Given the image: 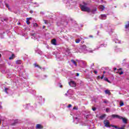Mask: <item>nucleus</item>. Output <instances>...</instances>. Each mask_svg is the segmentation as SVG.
Here are the masks:
<instances>
[{"label": "nucleus", "mask_w": 129, "mask_h": 129, "mask_svg": "<svg viewBox=\"0 0 129 129\" xmlns=\"http://www.w3.org/2000/svg\"><path fill=\"white\" fill-rule=\"evenodd\" d=\"M83 5H80L81 10L82 11V12H87L88 13H90V12H91L90 8L86 6H87V4L83 2Z\"/></svg>", "instance_id": "obj_1"}, {"label": "nucleus", "mask_w": 129, "mask_h": 129, "mask_svg": "<svg viewBox=\"0 0 129 129\" xmlns=\"http://www.w3.org/2000/svg\"><path fill=\"white\" fill-rule=\"evenodd\" d=\"M111 117L113 118H119V119H121V118H122V116H119L118 115H117V114H112L111 115Z\"/></svg>", "instance_id": "obj_2"}, {"label": "nucleus", "mask_w": 129, "mask_h": 129, "mask_svg": "<svg viewBox=\"0 0 129 129\" xmlns=\"http://www.w3.org/2000/svg\"><path fill=\"white\" fill-rule=\"evenodd\" d=\"M104 124L106 127H109V126H110V125H109V121H108V120H105L104 121Z\"/></svg>", "instance_id": "obj_3"}, {"label": "nucleus", "mask_w": 129, "mask_h": 129, "mask_svg": "<svg viewBox=\"0 0 129 129\" xmlns=\"http://www.w3.org/2000/svg\"><path fill=\"white\" fill-rule=\"evenodd\" d=\"M69 85L72 87H75L76 86V83H75V82L74 81H71V82L69 83Z\"/></svg>", "instance_id": "obj_4"}, {"label": "nucleus", "mask_w": 129, "mask_h": 129, "mask_svg": "<svg viewBox=\"0 0 129 129\" xmlns=\"http://www.w3.org/2000/svg\"><path fill=\"white\" fill-rule=\"evenodd\" d=\"M51 44H52V45H54V46H56L57 45V41L56 40V39H53L51 40Z\"/></svg>", "instance_id": "obj_5"}, {"label": "nucleus", "mask_w": 129, "mask_h": 129, "mask_svg": "<svg viewBox=\"0 0 129 129\" xmlns=\"http://www.w3.org/2000/svg\"><path fill=\"white\" fill-rule=\"evenodd\" d=\"M99 9L100 11L102 12V11L104 10V9H105V7H104V6H103L102 5H101V6H99Z\"/></svg>", "instance_id": "obj_6"}, {"label": "nucleus", "mask_w": 129, "mask_h": 129, "mask_svg": "<svg viewBox=\"0 0 129 129\" xmlns=\"http://www.w3.org/2000/svg\"><path fill=\"white\" fill-rule=\"evenodd\" d=\"M100 19L101 20H106V15L105 14L101 15Z\"/></svg>", "instance_id": "obj_7"}, {"label": "nucleus", "mask_w": 129, "mask_h": 129, "mask_svg": "<svg viewBox=\"0 0 129 129\" xmlns=\"http://www.w3.org/2000/svg\"><path fill=\"white\" fill-rule=\"evenodd\" d=\"M36 128L37 129L43 128V126L41 125V124H37L36 125Z\"/></svg>", "instance_id": "obj_8"}, {"label": "nucleus", "mask_w": 129, "mask_h": 129, "mask_svg": "<svg viewBox=\"0 0 129 129\" xmlns=\"http://www.w3.org/2000/svg\"><path fill=\"white\" fill-rule=\"evenodd\" d=\"M105 94H108V95H110V94H111V93L110 91H109V90H106L105 91Z\"/></svg>", "instance_id": "obj_9"}, {"label": "nucleus", "mask_w": 129, "mask_h": 129, "mask_svg": "<svg viewBox=\"0 0 129 129\" xmlns=\"http://www.w3.org/2000/svg\"><path fill=\"white\" fill-rule=\"evenodd\" d=\"M120 119H122V121L123 122H124V123H126L127 122V120L125 119V118H123L122 117Z\"/></svg>", "instance_id": "obj_10"}, {"label": "nucleus", "mask_w": 129, "mask_h": 129, "mask_svg": "<svg viewBox=\"0 0 129 129\" xmlns=\"http://www.w3.org/2000/svg\"><path fill=\"white\" fill-rule=\"evenodd\" d=\"M97 11V9L96 8H95L93 10H91V13H92V14H95V12H96Z\"/></svg>", "instance_id": "obj_11"}, {"label": "nucleus", "mask_w": 129, "mask_h": 129, "mask_svg": "<svg viewBox=\"0 0 129 129\" xmlns=\"http://www.w3.org/2000/svg\"><path fill=\"white\" fill-rule=\"evenodd\" d=\"M105 116H106V114H103V115H101L99 118H100V119H103V118H104Z\"/></svg>", "instance_id": "obj_12"}, {"label": "nucleus", "mask_w": 129, "mask_h": 129, "mask_svg": "<svg viewBox=\"0 0 129 129\" xmlns=\"http://www.w3.org/2000/svg\"><path fill=\"white\" fill-rule=\"evenodd\" d=\"M71 61V62H72V63H73V64H74V65L77 66V63L76 62V61H75V60H74V59H72Z\"/></svg>", "instance_id": "obj_13"}, {"label": "nucleus", "mask_w": 129, "mask_h": 129, "mask_svg": "<svg viewBox=\"0 0 129 129\" xmlns=\"http://www.w3.org/2000/svg\"><path fill=\"white\" fill-rule=\"evenodd\" d=\"M16 64H22V60H18L16 61Z\"/></svg>", "instance_id": "obj_14"}, {"label": "nucleus", "mask_w": 129, "mask_h": 129, "mask_svg": "<svg viewBox=\"0 0 129 129\" xmlns=\"http://www.w3.org/2000/svg\"><path fill=\"white\" fill-rule=\"evenodd\" d=\"M110 126H111L112 127H114L115 128H117V129L119 128V127H118L117 126L114 125H112V124H111Z\"/></svg>", "instance_id": "obj_15"}, {"label": "nucleus", "mask_w": 129, "mask_h": 129, "mask_svg": "<svg viewBox=\"0 0 129 129\" xmlns=\"http://www.w3.org/2000/svg\"><path fill=\"white\" fill-rule=\"evenodd\" d=\"M15 57V54H12V55L9 57V60H12V59H14Z\"/></svg>", "instance_id": "obj_16"}, {"label": "nucleus", "mask_w": 129, "mask_h": 129, "mask_svg": "<svg viewBox=\"0 0 129 129\" xmlns=\"http://www.w3.org/2000/svg\"><path fill=\"white\" fill-rule=\"evenodd\" d=\"M124 103L122 101H120V106H123V105H124Z\"/></svg>", "instance_id": "obj_17"}, {"label": "nucleus", "mask_w": 129, "mask_h": 129, "mask_svg": "<svg viewBox=\"0 0 129 129\" xmlns=\"http://www.w3.org/2000/svg\"><path fill=\"white\" fill-rule=\"evenodd\" d=\"M33 27H34L35 28H37V27H39V25L37 23H34L33 24Z\"/></svg>", "instance_id": "obj_18"}, {"label": "nucleus", "mask_w": 129, "mask_h": 129, "mask_svg": "<svg viewBox=\"0 0 129 129\" xmlns=\"http://www.w3.org/2000/svg\"><path fill=\"white\" fill-rule=\"evenodd\" d=\"M116 73H119V75H122V74H123V72L121 71V72L119 73V72L117 71Z\"/></svg>", "instance_id": "obj_19"}, {"label": "nucleus", "mask_w": 129, "mask_h": 129, "mask_svg": "<svg viewBox=\"0 0 129 129\" xmlns=\"http://www.w3.org/2000/svg\"><path fill=\"white\" fill-rule=\"evenodd\" d=\"M104 80L105 81H107V82H108L109 83H110V82H109V81H108V79H107V78H104Z\"/></svg>", "instance_id": "obj_20"}, {"label": "nucleus", "mask_w": 129, "mask_h": 129, "mask_svg": "<svg viewBox=\"0 0 129 129\" xmlns=\"http://www.w3.org/2000/svg\"><path fill=\"white\" fill-rule=\"evenodd\" d=\"M35 67H38V68H40L41 69V67H40L39 65L37 64V63H34Z\"/></svg>", "instance_id": "obj_21"}, {"label": "nucleus", "mask_w": 129, "mask_h": 129, "mask_svg": "<svg viewBox=\"0 0 129 129\" xmlns=\"http://www.w3.org/2000/svg\"><path fill=\"white\" fill-rule=\"evenodd\" d=\"M82 49H84V50H85V49H86V45H82Z\"/></svg>", "instance_id": "obj_22"}, {"label": "nucleus", "mask_w": 129, "mask_h": 129, "mask_svg": "<svg viewBox=\"0 0 129 129\" xmlns=\"http://www.w3.org/2000/svg\"><path fill=\"white\" fill-rule=\"evenodd\" d=\"M5 6L6 7H7V8H8L9 10H10V6L9 5V4L6 3Z\"/></svg>", "instance_id": "obj_23"}, {"label": "nucleus", "mask_w": 129, "mask_h": 129, "mask_svg": "<svg viewBox=\"0 0 129 129\" xmlns=\"http://www.w3.org/2000/svg\"><path fill=\"white\" fill-rule=\"evenodd\" d=\"M26 23L27 25H30V21H29V19H27Z\"/></svg>", "instance_id": "obj_24"}, {"label": "nucleus", "mask_w": 129, "mask_h": 129, "mask_svg": "<svg viewBox=\"0 0 129 129\" xmlns=\"http://www.w3.org/2000/svg\"><path fill=\"white\" fill-rule=\"evenodd\" d=\"M125 29H127L129 28V23L125 26Z\"/></svg>", "instance_id": "obj_25"}, {"label": "nucleus", "mask_w": 129, "mask_h": 129, "mask_svg": "<svg viewBox=\"0 0 129 129\" xmlns=\"http://www.w3.org/2000/svg\"><path fill=\"white\" fill-rule=\"evenodd\" d=\"M80 39H77L76 40V43H80Z\"/></svg>", "instance_id": "obj_26"}, {"label": "nucleus", "mask_w": 129, "mask_h": 129, "mask_svg": "<svg viewBox=\"0 0 129 129\" xmlns=\"http://www.w3.org/2000/svg\"><path fill=\"white\" fill-rule=\"evenodd\" d=\"M9 90V89H8V88H5V92H6V93H8V90Z\"/></svg>", "instance_id": "obj_27"}, {"label": "nucleus", "mask_w": 129, "mask_h": 129, "mask_svg": "<svg viewBox=\"0 0 129 129\" xmlns=\"http://www.w3.org/2000/svg\"><path fill=\"white\" fill-rule=\"evenodd\" d=\"M103 102H104V103H108V101L105 99V100H104Z\"/></svg>", "instance_id": "obj_28"}, {"label": "nucleus", "mask_w": 129, "mask_h": 129, "mask_svg": "<svg viewBox=\"0 0 129 129\" xmlns=\"http://www.w3.org/2000/svg\"><path fill=\"white\" fill-rule=\"evenodd\" d=\"M124 127H125V125H123L122 127H119L118 128V129H124Z\"/></svg>", "instance_id": "obj_29"}, {"label": "nucleus", "mask_w": 129, "mask_h": 129, "mask_svg": "<svg viewBox=\"0 0 129 129\" xmlns=\"http://www.w3.org/2000/svg\"><path fill=\"white\" fill-rule=\"evenodd\" d=\"M31 36H32L33 37H34V38H35V37H36V34L35 33H32V34H31Z\"/></svg>", "instance_id": "obj_30"}, {"label": "nucleus", "mask_w": 129, "mask_h": 129, "mask_svg": "<svg viewBox=\"0 0 129 129\" xmlns=\"http://www.w3.org/2000/svg\"><path fill=\"white\" fill-rule=\"evenodd\" d=\"M92 110H93V111H95V110H96V108L92 107Z\"/></svg>", "instance_id": "obj_31"}, {"label": "nucleus", "mask_w": 129, "mask_h": 129, "mask_svg": "<svg viewBox=\"0 0 129 129\" xmlns=\"http://www.w3.org/2000/svg\"><path fill=\"white\" fill-rule=\"evenodd\" d=\"M44 21L45 24H48L47 20H44Z\"/></svg>", "instance_id": "obj_32"}, {"label": "nucleus", "mask_w": 129, "mask_h": 129, "mask_svg": "<svg viewBox=\"0 0 129 129\" xmlns=\"http://www.w3.org/2000/svg\"><path fill=\"white\" fill-rule=\"evenodd\" d=\"M103 77H104V75H103L102 77H100L101 79H103Z\"/></svg>", "instance_id": "obj_33"}, {"label": "nucleus", "mask_w": 129, "mask_h": 129, "mask_svg": "<svg viewBox=\"0 0 129 129\" xmlns=\"http://www.w3.org/2000/svg\"><path fill=\"white\" fill-rule=\"evenodd\" d=\"M72 106V105H71V104H69L68 107L70 108V107H71Z\"/></svg>", "instance_id": "obj_34"}, {"label": "nucleus", "mask_w": 129, "mask_h": 129, "mask_svg": "<svg viewBox=\"0 0 129 129\" xmlns=\"http://www.w3.org/2000/svg\"><path fill=\"white\" fill-rule=\"evenodd\" d=\"M73 109H76V110H77V109H78V108L76 107H74L73 108Z\"/></svg>", "instance_id": "obj_35"}, {"label": "nucleus", "mask_w": 129, "mask_h": 129, "mask_svg": "<svg viewBox=\"0 0 129 129\" xmlns=\"http://www.w3.org/2000/svg\"><path fill=\"white\" fill-rule=\"evenodd\" d=\"M106 111L107 112H108V111H109V109L106 108Z\"/></svg>", "instance_id": "obj_36"}, {"label": "nucleus", "mask_w": 129, "mask_h": 129, "mask_svg": "<svg viewBox=\"0 0 129 129\" xmlns=\"http://www.w3.org/2000/svg\"><path fill=\"white\" fill-rule=\"evenodd\" d=\"M94 73H95V74H97V71H94Z\"/></svg>", "instance_id": "obj_37"}, {"label": "nucleus", "mask_w": 129, "mask_h": 129, "mask_svg": "<svg viewBox=\"0 0 129 129\" xmlns=\"http://www.w3.org/2000/svg\"><path fill=\"white\" fill-rule=\"evenodd\" d=\"M88 51H89L90 53H93V51H92V50H88Z\"/></svg>", "instance_id": "obj_38"}, {"label": "nucleus", "mask_w": 129, "mask_h": 129, "mask_svg": "<svg viewBox=\"0 0 129 129\" xmlns=\"http://www.w3.org/2000/svg\"><path fill=\"white\" fill-rule=\"evenodd\" d=\"M120 70H122V69L120 68V69H118V72H119V71H120Z\"/></svg>", "instance_id": "obj_39"}, {"label": "nucleus", "mask_w": 129, "mask_h": 129, "mask_svg": "<svg viewBox=\"0 0 129 129\" xmlns=\"http://www.w3.org/2000/svg\"><path fill=\"white\" fill-rule=\"evenodd\" d=\"M40 14H41V15H44V12H40Z\"/></svg>", "instance_id": "obj_40"}, {"label": "nucleus", "mask_w": 129, "mask_h": 129, "mask_svg": "<svg viewBox=\"0 0 129 129\" xmlns=\"http://www.w3.org/2000/svg\"><path fill=\"white\" fill-rule=\"evenodd\" d=\"M30 14H33V11H30Z\"/></svg>", "instance_id": "obj_41"}, {"label": "nucleus", "mask_w": 129, "mask_h": 129, "mask_svg": "<svg viewBox=\"0 0 129 129\" xmlns=\"http://www.w3.org/2000/svg\"><path fill=\"white\" fill-rule=\"evenodd\" d=\"M15 123H17V120H16L13 124H15Z\"/></svg>", "instance_id": "obj_42"}, {"label": "nucleus", "mask_w": 129, "mask_h": 129, "mask_svg": "<svg viewBox=\"0 0 129 129\" xmlns=\"http://www.w3.org/2000/svg\"><path fill=\"white\" fill-rule=\"evenodd\" d=\"M114 71H115V70H116V68H114Z\"/></svg>", "instance_id": "obj_43"}, {"label": "nucleus", "mask_w": 129, "mask_h": 129, "mask_svg": "<svg viewBox=\"0 0 129 129\" xmlns=\"http://www.w3.org/2000/svg\"><path fill=\"white\" fill-rule=\"evenodd\" d=\"M62 85H60V86H59V87H60V88H62Z\"/></svg>", "instance_id": "obj_44"}, {"label": "nucleus", "mask_w": 129, "mask_h": 129, "mask_svg": "<svg viewBox=\"0 0 129 129\" xmlns=\"http://www.w3.org/2000/svg\"><path fill=\"white\" fill-rule=\"evenodd\" d=\"M77 76H79V74L77 73Z\"/></svg>", "instance_id": "obj_45"}, {"label": "nucleus", "mask_w": 129, "mask_h": 129, "mask_svg": "<svg viewBox=\"0 0 129 129\" xmlns=\"http://www.w3.org/2000/svg\"><path fill=\"white\" fill-rule=\"evenodd\" d=\"M75 119H78V117H76L75 118Z\"/></svg>", "instance_id": "obj_46"}, {"label": "nucleus", "mask_w": 129, "mask_h": 129, "mask_svg": "<svg viewBox=\"0 0 129 129\" xmlns=\"http://www.w3.org/2000/svg\"><path fill=\"white\" fill-rule=\"evenodd\" d=\"M27 19H29V21H30V20H31V19H32V18H27Z\"/></svg>", "instance_id": "obj_47"}, {"label": "nucleus", "mask_w": 129, "mask_h": 129, "mask_svg": "<svg viewBox=\"0 0 129 129\" xmlns=\"http://www.w3.org/2000/svg\"><path fill=\"white\" fill-rule=\"evenodd\" d=\"M45 28H46L45 26H43V29H45Z\"/></svg>", "instance_id": "obj_48"}, {"label": "nucleus", "mask_w": 129, "mask_h": 129, "mask_svg": "<svg viewBox=\"0 0 129 129\" xmlns=\"http://www.w3.org/2000/svg\"><path fill=\"white\" fill-rule=\"evenodd\" d=\"M0 108H3V107L1 105H0Z\"/></svg>", "instance_id": "obj_49"}, {"label": "nucleus", "mask_w": 129, "mask_h": 129, "mask_svg": "<svg viewBox=\"0 0 129 129\" xmlns=\"http://www.w3.org/2000/svg\"><path fill=\"white\" fill-rule=\"evenodd\" d=\"M92 37H93L92 35H90V38H92Z\"/></svg>", "instance_id": "obj_50"}, {"label": "nucleus", "mask_w": 129, "mask_h": 129, "mask_svg": "<svg viewBox=\"0 0 129 129\" xmlns=\"http://www.w3.org/2000/svg\"><path fill=\"white\" fill-rule=\"evenodd\" d=\"M18 25H21V23H18Z\"/></svg>", "instance_id": "obj_51"}, {"label": "nucleus", "mask_w": 129, "mask_h": 129, "mask_svg": "<svg viewBox=\"0 0 129 129\" xmlns=\"http://www.w3.org/2000/svg\"><path fill=\"white\" fill-rule=\"evenodd\" d=\"M100 46H104V44H101Z\"/></svg>", "instance_id": "obj_52"}, {"label": "nucleus", "mask_w": 129, "mask_h": 129, "mask_svg": "<svg viewBox=\"0 0 129 129\" xmlns=\"http://www.w3.org/2000/svg\"><path fill=\"white\" fill-rule=\"evenodd\" d=\"M98 78H100V76H98Z\"/></svg>", "instance_id": "obj_53"}, {"label": "nucleus", "mask_w": 129, "mask_h": 129, "mask_svg": "<svg viewBox=\"0 0 129 129\" xmlns=\"http://www.w3.org/2000/svg\"><path fill=\"white\" fill-rule=\"evenodd\" d=\"M105 73V71L103 72V74H104Z\"/></svg>", "instance_id": "obj_54"}, {"label": "nucleus", "mask_w": 129, "mask_h": 129, "mask_svg": "<svg viewBox=\"0 0 129 129\" xmlns=\"http://www.w3.org/2000/svg\"><path fill=\"white\" fill-rule=\"evenodd\" d=\"M34 5H37V3H34Z\"/></svg>", "instance_id": "obj_55"}, {"label": "nucleus", "mask_w": 129, "mask_h": 129, "mask_svg": "<svg viewBox=\"0 0 129 129\" xmlns=\"http://www.w3.org/2000/svg\"><path fill=\"white\" fill-rule=\"evenodd\" d=\"M2 57V54L0 53V57Z\"/></svg>", "instance_id": "obj_56"}, {"label": "nucleus", "mask_w": 129, "mask_h": 129, "mask_svg": "<svg viewBox=\"0 0 129 129\" xmlns=\"http://www.w3.org/2000/svg\"><path fill=\"white\" fill-rule=\"evenodd\" d=\"M1 122H2V120H1V119H0V123H1Z\"/></svg>", "instance_id": "obj_57"}, {"label": "nucleus", "mask_w": 129, "mask_h": 129, "mask_svg": "<svg viewBox=\"0 0 129 129\" xmlns=\"http://www.w3.org/2000/svg\"><path fill=\"white\" fill-rule=\"evenodd\" d=\"M66 95H67V94H66Z\"/></svg>", "instance_id": "obj_58"}, {"label": "nucleus", "mask_w": 129, "mask_h": 129, "mask_svg": "<svg viewBox=\"0 0 129 129\" xmlns=\"http://www.w3.org/2000/svg\"><path fill=\"white\" fill-rule=\"evenodd\" d=\"M46 77H47V76H45Z\"/></svg>", "instance_id": "obj_59"}]
</instances>
